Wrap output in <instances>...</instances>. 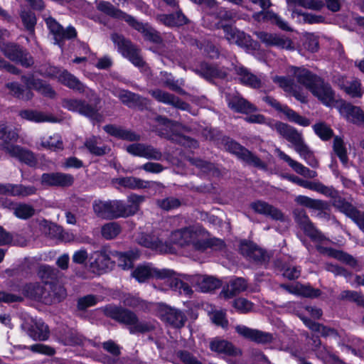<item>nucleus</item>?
<instances>
[{"instance_id": "f257e3e1", "label": "nucleus", "mask_w": 364, "mask_h": 364, "mask_svg": "<svg viewBox=\"0 0 364 364\" xmlns=\"http://www.w3.org/2000/svg\"><path fill=\"white\" fill-rule=\"evenodd\" d=\"M205 232L200 228L190 226L173 231L170 240L181 247L192 245L194 250L203 252L208 249L215 251L223 250L225 244L223 240L213 237L206 238Z\"/></svg>"}, {"instance_id": "f03ea898", "label": "nucleus", "mask_w": 364, "mask_h": 364, "mask_svg": "<svg viewBox=\"0 0 364 364\" xmlns=\"http://www.w3.org/2000/svg\"><path fill=\"white\" fill-rule=\"evenodd\" d=\"M144 199L143 196L132 193L127 198L128 204L120 200H95L92 210L97 217L105 220L128 218L139 210L140 204Z\"/></svg>"}, {"instance_id": "7ed1b4c3", "label": "nucleus", "mask_w": 364, "mask_h": 364, "mask_svg": "<svg viewBox=\"0 0 364 364\" xmlns=\"http://www.w3.org/2000/svg\"><path fill=\"white\" fill-rule=\"evenodd\" d=\"M105 316L115 321L128 326L129 333H146L151 332L156 328V323L152 320H140L136 314L122 306L108 304L100 309Z\"/></svg>"}, {"instance_id": "20e7f679", "label": "nucleus", "mask_w": 364, "mask_h": 364, "mask_svg": "<svg viewBox=\"0 0 364 364\" xmlns=\"http://www.w3.org/2000/svg\"><path fill=\"white\" fill-rule=\"evenodd\" d=\"M0 50L6 58L26 68H31L34 64V59L30 53L16 43H0Z\"/></svg>"}, {"instance_id": "39448f33", "label": "nucleus", "mask_w": 364, "mask_h": 364, "mask_svg": "<svg viewBox=\"0 0 364 364\" xmlns=\"http://www.w3.org/2000/svg\"><path fill=\"white\" fill-rule=\"evenodd\" d=\"M155 121L161 124L170 127V130L163 134L164 137L167 140L183 146L196 149L198 147V141L189 136L183 135L178 132L180 124L174 121L170 120L166 117L159 115L156 117Z\"/></svg>"}, {"instance_id": "423d86ee", "label": "nucleus", "mask_w": 364, "mask_h": 364, "mask_svg": "<svg viewBox=\"0 0 364 364\" xmlns=\"http://www.w3.org/2000/svg\"><path fill=\"white\" fill-rule=\"evenodd\" d=\"M111 39L117 46L119 52L124 57L128 58L135 66L142 68L146 65L141 55L140 49L133 44L130 40L118 33L112 34Z\"/></svg>"}, {"instance_id": "0eeeda50", "label": "nucleus", "mask_w": 364, "mask_h": 364, "mask_svg": "<svg viewBox=\"0 0 364 364\" xmlns=\"http://www.w3.org/2000/svg\"><path fill=\"white\" fill-rule=\"evenodd\" d=\"M62 106L72 112H77L79 114L90 118L92 121L100 122L103 119L102 115L99 112L96 105L88 104L85 100L78 99H63Z\"/></svg>"}, {"instance_id": "6e6552de", "label": "nucleus", "mask_w": 364, "mask_h": 364, "mask_svg": "<svg viewBox=\"0 0 364 364\" xmlns=\"http://www.w3.org/2000/svg\"><path fill=\"white\" fill-rule=\"evenodd\" d=\"M293 216L300 228L312 241L322 242L326 240V237L311 223L304 209H294Z\"/></svg>"}, {"instance_id": "1a4fd4ad", "label": "nucleus", "mask_w": 364, "mask_h": 364, "mask_svg": "<svg viewBox=\"0 0 364 364\" xmlns=\"http://www.w3.org/2000/svg\"><path fill=\"white\" fill-rule=\"evenodd\" d=\"M46 25L50 33L53 36L55 44L63 47L65 40L75 39L77 37V31L73 26L64 28L55 18L48 17L46 18Z\"/></svg>"}, {"instance_id": "9d476101", "label": "nucleus", "mask_w": 364, "mask_h": 364, "mask_svg": "<svg viewBox=\"0 0 364 364\" xmlns=\"http://www.w3.org/2000/svg\"><path fill=\"white\" fill-rule=\"evenodd\" d=\"M113 250L107 247H102L100 250L95 251L90 257V267L93 272L101 274L110 268L112 264L116 262L112 260Z\"/></svg>"}, {"instance_id": "9b49d317", "label": "nucleus", "mask_w": 364, "mask_h": 364, "mask_svg": "<svg viewBox=\"0 0 364 364\" xmlns=\"http://www.w3.org/2000/svg\"><path fill=\"white\" fill-rule=\"evenodd\" d=\"M235 330L241 337L258 344H269L274 340L273 334L270 333L251 328L244 325H237Z\"/></svg>"}, {"instance_id": "f8f14e48", "label": "nucleus", "mask_w": 364, "mask_h": 364, "mask_svg": "<svg viewBox=\"0 0 364 364\" xmlns=\"http://www.w3.org/2000/svg\"><path fill=\"white\" fill-rule=\"evenodd\" d=\"M74 176L70 173L62 172H52L43 173L41 178V183L46 186H55L60 188H68L73 185Z\"/></svg>"}, {"instance_id": "ddd939ff", "label": "nucleus", "mask_w": 364, "mask_h": 364, "mask_svg": "<svg viewBox=\"0 0 364 364\" xmlns=\"http://www.w3.org/2000/svg\"><path fill=\"white\" fill-rule=\"evenodd\" d=\"M263 100L265 102L274 107L276 110L284 113L289 121L303 127H308L310 124L311 122L309 119L300 115L293 109L288 107L287 105H282L274 97L266 96L263 98Z\"/></svg>"}, {"instance_id": "4468645a", "label": "nucleus", "mask_w": 364, "mask_h": 364, "mask_svg": "<svg viewBox=\"0 0 364 364\" xmlns=\"http://www.w3.org/2000/svg\"><path fill=\"white\" fill-rule=\"evenodd\" d=\"M174 272L172 270L167 269H159L149 266L138 267L132 273V275L139 282H144L151 277L159 279L171 278Z\"/></svg>"}, {"instance_id": "2eb2a0df", "label": "nucleus", "mask_w": 364, "mask_h": 364, "mask_svg": "<svg viewBox=\"0 0 364 364\" xmlns=\"http://www.w3.org/2000/svg\"><path fill=\"white\" fill-rule=\"evenodd\" d=\"M135 241L141 246L155 250L161 253H168L172 250L170 245L164 243L161 240L153 234L139 232L136 236Z\"/></svg>"}, {"instance_id": "dca6fc26", "label": "nucleus", "mask_w": 364, "mask_h": 364, "mask_svg": "<svg viewBox=\"0 0 364 364\" xmlns=\"http://www.w3.org/2000/svg\"><path fill=\"white\" fill-rule=\"evenodd\" d=\"M268 125L274 129L283 138L293 144L294 148L299 145L304 139L302 134L293 127L282 122H269Z\"/></svg>"}, {"instance_id": "f3484780", "label": "nucleus", "mask_w": 364, "mask_h": 364, "mask_svg": "<svg viewBox=\"0 0 364 364\" xmlns=\"http://www.w3.org/2000/svg\"><path fill=\"white\" fill-rule=\"evenodd\" d=\"M149 94L158 102L171 105L181 110L190 111L191 106L178 97L160 89L151 90Z\"/></svg>"}, {"instance_id": "a211bd4d", "label": "nucleus", "mask_w": 364, "mask_h": 364, "mask_svg": "<svg viewBox=\"0 0 364 364\" xmlns=\"http://www.w3.org/2000/svg\"><path fill=\"white\" fill-rule=\"evenodd\" d=\"M310 92L326 106H331L335 102V92L331 85L321 77L311 87Z\"/></svg>"}, {"instance_id": "6ab92c4d", "label": "nucleus", "mask_w": 364, "mask_h": 364, "mask_svg": "<svg viewBox=\"0 0 364 364\" xmlns=\"http://www.w3.org/2000/svg\"><path fill=\"white\" fill-rule=\"evenodd\" d=\"M3 150L8 153L11 156L18 159L20 161L23 162L30 166H34L37 164V160L33 153L19 146L11 144H4L3 145Z\"/></svg>"}, {"instance_id": "aec40b11", "label": "nucleus", "mask_w": 364, "mask_h": 364, "mask_svg": "<svg viewBox=\"0 0 364 364\" xmlns=\"http://www.w3.org/2000/svg\"><path fill=\"white\" fill-rule=\"evenodd\" d=\"M288 70L298 83L304 86L309 91L320 77L305 68L291 66Z\"/></svg>"}, {"instance_id": "412c9836", "label": "nucleus", "mask_w": 364, "mask_h": 364, "mask_svg": "<svg viewBox=\"0 0 364 364\" xmlns=\"http://www.w3.org/2000/svg\"><path fill=\"white\" fill-rule=\"evenodd\" d=\"M225 37L230 43H235L240 47L250 48L252 40L249 35L229 25L223 26Z\"/></svg>"}, {"instance_id": "4be33fe9", "label": "nucleus", "mask_w": 364, "mask_h": 364, "mask_svg": "<svg viewBox=\"0 0 364 364\" xmlns=\"http://www.w3.org/2000/svg\"><path fill=\"white\" fill-rule=\"evenodd\" d=\"M128 24L134 29L142 33L145 40L156 44H160L163 42L160 33L148 23L140 22L132 16Z\"/></svg>"}, {"instance_id": "5701e85b", "label": "nucleus", "mask_w": 364, "mask_h": 364, "mask_svg": "<svg viewBox=\"0 0 364 364\" xmlns=\"http://www.w3.org/2000/svg\"><path fill=\"white\" fill-rule=\"evenodd\" d=\"M255 213L270 217L272 220L284 222L286 218L284 213L277 208L262 200H257L250 204Z\"/></svg>"}, {"instance_id": "b1692460", "label": "nucleus", "mask_w": 364, "mask_h": 364, "mask_svg": "<svg viewBox=\"0 0 364 364\" xmlns=\"http://www.w3.org/2000/svg\"><path fill=\"white\" fill-rule=\"evenodd\" d=\"M316 250L321 254L327 255L328 256L335 258L350 267L359 269V265L357 259L352 255L331 247H326L321 245H316Z\"/></svg>"}, {"instance_id": "393cba45", "label": "nucleus", "mask_w": 364, "mask_h": 364, "mask_svg": "<svg viewBox=\"0 0 364 364\" xmlns=\"http://www.w3.org/2000/svg\"><path fill=\"white\" fill-rule=\"evenodd\" d=\"M228 107L237 113L249 114L257 110V107L240 95L230 94L226 96Z\"/></svg>"}, {"instance_id": "a878e982", "label": "nucleus", "mask_w": 364, "mask_h": 364, "mask_svg": "<svg viewBox=\"0 0 364 364\" xmlns=\"http://www.w3.org/2000/svg\"><path fill=\"white\" fill-rule=\"evenodd\" d=\"M161 318L164 321L176 328L184 326L187 321L186 316L183 311L171 307H166L162 311Z\"/></svg>"}, {"instance_id": "bb28decb", "label": "nucleus", "mask_w": 364, "mask_h": 364, "mask_svg": "<svg viewBox=\"0 0 364 364\" xmlns=\"http://www.w3.org/2000/svg\"><path fill=\"white\" fill-rule=\"evenodd\" d=\"M117 97L124 105L130 108L138 107L143 109L148 106L149 102L146 98L124 90L119 91Z\"/></svg>"}, {"instance_id": "cd10ccee", "label": "nucleus", "mask_w": 364, "mask_h": 364, "mask_svg": "<svg viewBox=\"0 0 364 364\" xmlns=\"http://www.w3.org/2000/svg\"><path fill=\"white\" fill-rule=\"evenodd\" d=\"M23 294L25 296L39 300L46 304H51L52 300L49 295H46L45 288L39 283H30L26 284L23 288Z\"/></svg>"}, {"instance_id": "c85d7f7f", "label": "nucleus", "mask_w": 364, "mask_h": 364, "mask_svg": "<svg viewBox=\"0 0 364 364\" xmlns=\"http://www.w3.org/2000/svg\"><path fill=\"white\" fill-rule=\"evenodd\" d=\"M34 186H25L23 185L1 184L0 183V194L13 196H28L36 193Z\"/></svg>"}, {"instance_id": "c756f323", "label": "nucleus", "mask_w": 364, "mask_h": 364, "mask_svg": "<svg viewBox=\"0 0 364 364\" xmlns=\"http://www.w3.org/2000/svg\"><path fill=\"white\" fill-rule=\"evenodd\" d=\"M210 348L211 350L230 356H237L242 354L239 348L225 340L215 338L210 341Z\"/></svg>"}, {"instance_id": "7c9ffc66", "label": "nucleus", "mask_w": 364, "mask_h": 364, "mask_svg": "<svg viewBox=\"0 0 364 364\" xmlns=\"http://www.w3.org/2000/svg\"><path fill=\"white\" fill-rule=\"evenodd\" d=\"M234 70L239 76V80L242 84L254 89H258L262 86L261 79L250 73L246 68L235 66Z\"/></svg>"}, {"instance_id": "2f4dec72", "label": "nucleus", "mask_w": 364, "mask_h": 364, "mask_svg": "<svg viewBox=\"0 0 364 364\" xmlns=\"http://www.w3.org/2000/svg\"><path fill=\"white\" fill-rule=\"evenodd\" d=\"M103 129L109 135L123 140H127L129 141H137L140 140V136L139 134L115 124H107L103 127Z\"/></svg>"}, {"instance_id": "473e14b6", "label": "nucleus", "mask_w": 364, "mask_h": 364, "mask_svg": "<svg viewBox=\"0 0 364 364\" xmlns=\"http://www.w3.org/2000/svg\"><path fill=\"white\" fill-rule=\"evenodd\" d=\"M340 112L354 124L364 123V112L358 107L341 102Z\"/></svg>"}, {"instance_id": "72a5a7b5", "label": "nucleus", "mask_w": 364, "mask_h": 364, "mask_svg": "<svg viewBox=\"0 0 364 364\" xmlns=\"http://www.w3.org/2000/svg\"><path fill=\"white\" fill-rule=\"evenodd\" d=\"M38 276L46 284H55L62 277L60 271L51 266L42 264L38 267Z\"/></svg>"}, {"instance_id": "f704fd0d", "label": "nucleus", "mask_w": 364, "mask_h": 364, "mask_svg": "<svg viewBox=\"0 0 364 364\" xmlns=\"http://www.w3.org/2000/svg\"><path fill=\"white\" fill-rule=\"evenodd\" d=\"M96 6L100 11L118 19L125 21L127 23L132 16L126 14L120 9L115 8L111 3L105 1H97Z\"/></svg>"}, {"instance_id": "c9c22d12", "label": "nucleus", "mask_w": 364, "mask_h": 364, "mask_svg": "<svg viewBox=\"0 0 364 364\" xmlns=\"http://www.w3.org/2000/svg\"><path fill=\"white\" fill-rule=\"evenodd\" d=\"M247 288V281L244 278L237 277L232 280L229 284H228L226 289H223L220 293V296L225 299H230L242 291H245Z\"/></svg>"}, {"instance_id": "e433bc0d", "label": "nucleus", "mask_w": 364, "mask_h": 364, "mask_svg": "<svg viewBox=\"0 0 364 364\" xmlns=\"http://www.w3.org/2000/svg\"><path fill=\"white\" fill-rule=\"evenodd\" d=\"M58 81L63 85L79 93H83L85 91V85L68 70H65L59 74Z\"/></svg>"}, {"instance_id": "4c0bfd02", "label": "nucleus", "mask_w": 364, "mask_h": 364, "mask_svg": "<svg viewBox=\"0 0 364 364\" xmlns=\"http://www.w3.org/2000/svg\"><path fill=\"white\" fill-rule=\"evenodd\" d=\"M27 334L35 341H46L49 338V328L43 322H35L29 325L26 329Z\"/></svg>"}, {"instance_id": "58836bf2", "label": "nucleus", "mask_w": 364, "mask_h": 364, "mask_svg": "<svg viewBox=\"0 0 364 364\" xmlns=\"http://www.w3.org/2000/svg\"><path fill=\"white\" fill-rule=\"evenodd\" d=\"M255 20L269 21L271 23L277 25L280 29L284 31H291V28L277 14L272 11H260L253 15Z\"/></svg>"}, {"instance_id": "ea45409f", "label": "nucleus", "mask_w": 364, "mask_h": 364, "mask_svg": "<svg viewBox=\"0 0 364 364\" xmlns=\"http://www.w3.org/2000/svg\"><path fill=\"white\" fill-rule=\"evenodd\" d=\"M117 183L129 189H146L150 187L151 182L134 176L122 177L116 179Z\"/></svg>"}, {"instance_id": "a19ab883", "label": "nucleus", "mask_w": 364, "mask_h": 364, "mask_svg": "<svg viewBox=\"0 0 364 364\" xmlns=\"http://www.w3.org/2000/svg\"><path fill=\"white\" fill-rule=\"evenodd\" d=\"M193 71L208 80L214 77H223L225 76V74L216 67L205 62L201 63L198 67L193 69Z\"/></svg>"}, {"instance_id": "79ce46f5", "label": "nucleus", "mask_w": 364, "mask_h": 364, "mask_svg": "<svg viewBox=\"0 0 364 364\" xmlns=\"http://www.w3.org/2000/svg\"><path fill=\"white\" fill-rule=\"evenodd\" d=\"M5 87L10 91V94L16 98L23 101H29L33 97V93L26 87L24 89L19 83L8 82Z\"/></svg>"}, {"instance_id": "37998d69", "label": "nucleus", "mask_w": 364, "mask_h": 364, "mask_svg": "<svg viewBox=\"0 0 364 364\" xmlns=\"http://www.w3.org/2000/svg\"><path fill=\"white\" fill-rule=\"evenodd\" d=\"M121 302L124 306L146 311L149 309L148 303L140 297L132 294H123L120 298Z\"/></svg>"}, {"instance_id": "c03bdc74", "label": "nucleus", "mask_w": 364, "mask_h": 364, "mask_svg": "<svg viewBox=\"0 0 364 364\" xmlns=\"http://www.w3.org/2000/svg\"><path fill=\"white\" fill-rule=\"evenodd\" d=\"M188 161L193 166L200 169L203 173L207 174L218 176L220 171L215 165L210 161H204L199 158H188Z\"/></svg>"}, {"instance_id": "a18cd8bd", "label": "nucleus", "mask_w": 364, "mask_h": 364, "mask_svg": "<svg viewBox=\"0 0 364 364\" xmlns=\"http://www.w3.org/2000/svg\"><path fill=\"white\" fill-rule=\"evenodd\" d=\"M294 150L305 160L308 165L313 168L318 167V161L315 158L313 151L310 150L304 140L294 147Z\"/></svg>"}, {"instance_id": "49530a36", "label": "nucleus", "mask_w": 364, "mask_h": 364, "mask_svg": "<svg viewBox=\"0 0 364 364\" xmlns=\"http://www.w3.org/2000/svg\"><path fill=\"white\" fill-rule=\"evenodd\" d=\"M333 205L352 220L355 217V214L358 213V209L341 197L336 198L333 200Z\"/></svg>"}, {"instance_id": "de8ad7c7", "label": "nucleus", "mask_w": 364, "mask_h": 364, "mask_svg": "<svg viewBox=\"0 0 364 364\" xmlns=\"http://www.w3.org/2000/svg\"><path fill=\"white\" fill-rule=\"evenodd\" d=\"M291 293L307 298H317L321 294L318 289H314L310 285H305L300 283L296 284L291 291Z\"/></svg>"}, {"instance_id": "09e8293b", "label": "nucleus", "mask_w": 364, "mask_h": 364, "mask_svg": "<svg viewBox=\"0 0 364 364\" xmlns=\"http://www.w3.org/2000/svg\"><path fill=\"white\" fill-rule=\"evenodd\" d=\"M60 339L65 345L75 346L82 344L84 338L75 330L66 328L60 334Z\"/></svg>"}, {"instance_id": "8fccbe9b", "label": "nucleus", "mask_w": 364, "mask_h": 364, "mask_svg": "<svg viewBox=\"0 0 364 364\" xmlns=\"http://www.w3.org/2000/svg\"><path fill=\"white\" fill-rule=\"evenodd\" d=\"M238 159L249 166L261 169L266 168V164L257 155L249 151L245 147L240 153Z\"/></svg>"}, {"instance_id": "3c124183", "label": "nucleus", "mask_w": 364, "mask_h": 364, "mask_svg": "<svg viewBox=\"0 0 364 364\" xmlns=\"http://www.w3.org/2000/svg\"><path fill=\"white\" fill-rule=\"evenodd\" d=\"M122 232V226L117 222H109L101 227V235L107 240L116 238Z\"/></svg>"}, {"instance_id": "603ef678", "label": "nucleus", "mask_w": 364, "mask_h": 364, "mask_svg": "<svg viewBox=\"0 0 364 364\" xmlns=\"http://www.w3.org/2000/svg\"><path fill=\"white\" fill-rule=\"evenodd\" d=\"M333 150L336 155L339 158L340 161L344 166H347L348 157L347 149L343 139L338 136L333 137Z\"/></svg>"}, {"instance_id": "864d4df0", "label": "nucleus", "mask_w": 364, "mask_h": 364, "mask_svg": "<svg viewBox=\"0 0 364 364\" xmlns=\"http://www.w3.org/2000/svg\"><path fill=\"white\" fill-rule=\"evenodd\" d=\"M113 259L118 263V265L123 269H129L133 267L134 254L129 252H121L113 250L112 253Z\"/></svg>"}, {"instance_id": "5fc2aeb1", "label": "nucleus", "mask_w": 364, "mask_h": 364, "mask_svg": "<svg viewBox=\"0 0 364 364\" xmlns=\"http://www.w3.org/2000/svg\"><path fill=\"white\" fill-rule=\"evenodd\" d=\"M300 318L303 321L304 324L307 327H309L311 331L320 333L321 336L324 337L336 333V331L333 328H328L327 326H325L323 324L316 323L304 316H300Z\"/></svg>"}, {"instance_id": "6e6d98bb", "label": "nucleus", "mask_w": 364, "mask_h": 364, "mask_svg": "<svg viewBox=\"0 0 364 364\" xmlns=\"http://www.w3.org/2000/svg\"><path fill=\"white\" fill-rule=\"evenodd\" d=\"M295 201L301 205L314 210H322L326 207V203L323 200L313 199L304 196H297Z\"/></svg>"}, {"instance_id": "4d7b16f0", "label": "nucleus", "mask_w": 364, "mask_h": 364, "mask_svg": "<svg viewBox=\"0 0 364 364\" xmlns=\"http://www.w3.org/2000/svg\"><path fill=\"white\" fill-rule=\"evenodd\" d=\"M100 139L97 136H92L89 139H87L85 142V146L89 150V151L95 156H103L107 154V146H99Z\"/></svg>"}, {"instance_id": "13d9d810", "label": "nucleus", "mask_w": 364, "mask_h": 364, "mask_svg": "<svg viewBox=\"0 0 364 364\" xmlns=\"http://www.w3.org/2000/svg\"><path fill=\"white\" fill-rule=\"evenodd\" d=\"M289 4H295L303 8L320 11L324 7V3L321 0H287Z\"/></svg>"}, {"instance_id": "bf43d9fd", "label": "nucleus", "mask_w": 364, "mask_h": 364, "mask_svg": "<svg viewBox=\"0 0 364 364\" xmlns=\"http://www.w3.org/2000/svg\"><path fill=\"white\" fill-rule=\"evenodd\" d=\"M14 215L21 219H28L35 213V209L31 205L19 203L14 207Z\"/></svg>"}, {"instance_id": "052dcab7", "label": "nucleus", "mask_w": 364, "mask_h": 364, "mask_svg": "<svg viewBox=\"0 0 364 364\" xmlns=\"http://www.w3.org/2000/svg\"><path fill=\"white\" fill-rule=\"evenodd\" d=\"M19 115L25 119L33 121L35 122H43L50 121V118L44 114L43 112L32 110L25 109L20 112Z\"/></svg>"}, {"instance_id": "680f3d73", "label": "nucleus", "mask_w": 364, "mask_h": 364, "mask_svg": "<svg viewBox=\"0 0 364 364\" xmlns=\"http://www.w3.org/2000/svg\"><path fill=\"white\" fill-rule=\"evenodd\" d=\"M50 287V293H46V295H49L50 296L52 304L60 302L66 297V289L58 282L55 283V284H51Z\"/></svg>"}, {"instance_id": "e2e57ef3", "label": "nucleus", "mask_w": 364, "mask_h": 364, "mask_svg": "<svg viewBox=\"0 0 364 364\" xmlns=\"http://www.w3.org/2000/svg\"><path fill=\"white\" fill-rule=\"evenodd\" d=\"M315 133L323 141L329 140L333 136V131L325 122H320L313 126Z\"/></svg>"}, {"instance_id": "0e129e2a", "label": "nucleus", "mask_w": 364, "mask_h": 364, "mask_svg": "<svg viewBox=\"0 0 364 364\" xmlns=\"http://www.w3.org/2000/svg\"><path fill=\"white\" fill-rule=\"evenodd\" d=\"M21 79L27 88H28L30 90H31V89H33L38 92L39 93L41 92L44 86L47 84L41 79L35 78L33 75H22Z\"/></svg>"}, {"instance_id": "69168bd1", "label": "nucleus", "mask_w": 364, "mask_h": 364, "mask_svg": "<svg viewBox=\"0 0 364 364\" xmlns=\"http://www.w3.org/2000/svg\"><path fill=\"white\" fill-rule=\"evenodd\" d=\"M303 188L316 191L325 196H331L332 190L319 181H310L305 180Z\"/></svg>"}, {"instance_id": "338daca9", "label": "nucleus", "mask_w": 364, "mask_h": 364, "mask_svg": "<svg viewBox=\"0 0 364 364\" xmlns=\"http://www.w3.org/2000/svg\"><path fill=\"white\" fill-rule=\"evenodd\" d=\"M20 16L26 30L33 33L36 24L35 14L31 11L23 10L21 12Z\"/></svg>"}, {"instance_id": "774afa93", "label": "nucleus", "mask_w": 364, "mask_h": 364, "mask_svg": "<svg viewBox=\"0 0 364 364\" xmlns=\"http://www.w3.org/2000/svg\"><path fill=\"white\" fill-rule=\"evenodd\" d=\"M232 306L240 314H247L252 311L253 303L245 298L239 297L232 301Z\"/></svg>"}]
</instances>
